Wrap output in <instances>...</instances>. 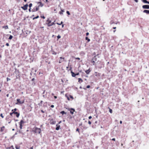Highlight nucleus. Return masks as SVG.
I'll return each instance as SVG.
<instances>
[{
  "label": "nucleus",
  "mask_w": 149,
  "mask_h": 149,
  "mask_svg": "<svg viewBox=\"0 0 149 149\" xmlns=\"http://www.w3.org/2000/svg\"><path fill=\"white\" fill-rule=\"evenodd\" d=\"M97 56H95L93 57L91 61V62L93 63V65H95V62L97 61V58H96Z\"/></svg>",
  "instance_id": "f257e3e1"
},
{
  "label": "nucleus",
  "mask_w": 149,
  "mask_h": 149,
  "mask_svg": "<svg viewBox=\"0 0 149 149\" xmlns=\"http://www.w3.org/2000/svg\"><path fill=\"white\" fill-rule=\"evenodd\" d=\"M33 131L35 133L40 134L41 132V130L40 128L35 127Z\"/></svg>",
  "instance_id": "f03ea898"
},
{
  "label": "nucleus",
  "mask_w": 149,
  "mask_h": 149,
  "mask_svg": "<svg viewBox=\"0 0 149 149\" xmlns=\"http://www.w3.org/2000/svg\"><path fill=\"white\" fill-rule=\"evenodd\" d=\"M24 122L22 120H21L19 123V127L20 129H22L23 124L24 123Z\"/></svg>",
  "instance_id": "7ed1b4c3"
},
{
  "label": "nucleus",
  "mask_w": 149,
  "mask_h": 149,
  "mask_svg": "<svg viewBox=\"0 0 149 149\" xmlns=\"http://www.w3.org/2000/svg\"><path fill=\"white\" fill-rule=\"evenodd\" d=\"M39 9V6H35L33 8V9L32 10V12H34L38 11Z\"/></svg>",
  "instance_id": "20e7f679"
},
{
  "label": "nucleus",
  "mask_w": 149,
  "mask_h": 149,
  "mask_svg": "<svg viewBox=\"0 0 149 149\" xmlns=\"http://www.w3.org/2000/svg\"><path fill=\"white\" fill-rule=\"evenodd\" d=\"M28 6V4H26L24 5L23 6L21 7V8L24 10H26L27 9Z\"/></svg>",
  "instance_id": "39448f33"
},
{
  "label": "nucleus",
  "mask_w": 149,
  "mask_h": 149,
  "mask_svg": "<svg viewBox=\"0 0 149 149\" xmlns=\"http://www.w3.org/2000/svg\"><path fill=\"white\" fill-rule=\"evenodd\" d=\"M17 102L15 104H22L24 102V101H20L19 99H17Z\"/></svg>",
  "instance_id": "423d86ee"
},
{
  "label": "nucleus",
  "mask_w": 149,
  "mask_h": 149,
  "mask_svg": "<svg viewBox=\"0 0 149 149\" xmlns=\"http://www.w3.org/2000/svg\"><path fill=\"white\" fill-rule=\"evenodd\" d=\"M142 8L144 9H149V5H143Z\"/></svg>",
  "instance_id": "0eeeda50"
},
{
  "label": "nucleus",
  "mask_w": 149,
  "mask_h": 149,
  "mask_svg": "<svg viewBox=\"0 0 149 149\" xmlns=\"http://www.w3.org/2000/svg\"><path fill=\"white\" fill-rule=\"evenodd\" d=\"M60 58L61 59L59 61V63H61L62 62H63L64 61L65 58L62 57H60Z\"/></svg>",
  "instance_id": "6e6552de"
},
{
  "label": "nucleus",
  "mask_w": 149,
  "mask_h": 149,
  "mask_svg": "<svg viewBox=\"0 0 149 149\" xmlns=\"http://www.w3.org/2000/svg\"><path fill=\"white\" fill-rule=\"evenodd\" d=\"M69 110H70V113L72 114H73L74 113V112L75 111V110L73 108H71Z\"/></svg>",
  "instance_id": "1a4fd4ad"
},
{
  "label": "nucleus",
  "mask_w": 149,
  "mask_h": 149,
  "mask_svg": "<svg viewBox=\"0 0 149 149\" xmlns=\"http://www.w3.org/2000/svg\"><path fill=\"white\" fill-rule=\"evenodd\" d=\"M13 113H14V114H16V116L17 117H18L19 116V113H18L17 112H15V111H14L13 112Z\"/></svg>",
  "instance_id": "9d476101"
},
{
  "label": "nucleus",
  "mask_w": 149,
  "mask_h": 149,
  "mask_svg": "<svg viewBox=\"0 0 149 149\" xmlns=\"http://www.w3.org/2000/svg\"><path fill=\"white\" fill-rule=\"evenodd\" d=\"M37 3L38 4H39V6H39V7L40 6L41 7H42L43 6V4L42 3H41V2H38Z\"/></svg>",
  "instance_id": "9b49d317"
},
{
  "label": "nucleus",
  "mask_w": 149,
  "mask_h": 149,
  "mask_svg": "<svg viewBox=\"0 0 149 149\" xmlns=\"http://www.w3.org/2000/svg\"><path fill=\"white\" fill-rule=\"evenodd\" d=\"M143 12L147 14H149V10H145L143 11Z\"/></svg>",
  "instance_id": "f8f14e48"
},
{
  "label": "nucleus",
  "mask_w": 149,
  "mask_h": 149,
  "mask_svg": "<svg viewBox=\"0 0 149 149\" xmlns=\"http://www.w3.org/2000/svg\"><path fill=\"white\" fill-rule=\"evenodd\" d=\"M56 126H57V127L56 128V130H58L59 129L60 125H56Z\"/></svg>",
  "instance_id": "ddd939ff"
},
{
  "label": "nucleus",
  "mask_w": 149,
  "mask_h": 149,
  "mask_svg": "<svg viewBox=\"0 0 149 149\" xmlns=\"http://www.w3.org/2000/svg\"><path fill=\"white\" fill-rule=\"evenodd\" d=\"M71 73L72 74V77H75L76 76V74H75L73 72L71 71Z\"/></svg>",
  "instance_id": "4468645a"
},
{
  "label": "nucleus",
  "mask_w": 149,
  "mask_h": 149,
  "mask_svg": "<svg viewBox=\"0 0 149 149\" xmlns=\"http://www.w3.org/2000/svg\"><path fill=\"white\" fill-rule=\"evenodd\" d=\"M54 24V22H53L51 24H47V25H48V26H50L53 25Z\"/></svg>",
  "instance_id": "2eb2a0df"
},
{
  "label": "nucleus",
  "mask_w": 149,
  "mask_h": 149,
  "mask_svg": "<svg viewBox=\"0 0 149 149\" xmlns=\"http://www.w3.org/2000/svg\"><path fill=\"white\" fill-rule=\"evenodd\" d=\"M3 28H4L6 29H8V26L7 25L3 26L2 27Z\"/></svg>",
  "instance_id": "dca6fc26"
},
{
  "label": "nucleus",
  "mask_w": 149,
  "mask_h": 149,
  "mask_svg": "<svg viewBox=\"0 0 149 149\" xmlns=\"http://www.w3.org/2000/svg\"><path fill=\"white\" fill-rule=\"evenodd\" d=\"M56 122L53 120H52L50 121V123L52 124H55Z\"/></svg>",
  "instance_id": "f3484780"
},
{
  "label": "nucleus",
  "mask_w": 149,
  "mask_h": 149,
  "mask_svg": "<svg viewBox=\"0 0 149 149\" xmlns=\"http://www.w3.org/2000/svg\"><path fill=\"white\" fill-rule=\"evenodd\" d=\"M78 79V82H79L80 83H81V82H83V80L82 79H81V78H79Z\"/></svg>",
  "instance_id": "a211bd4d"
},
{
  "label": "nucleus",
  "mask_w": 149,
  "mask_h": 149,
  "mask_svg": "<svg viewBox=\"0 0 149 149\" xmlns=\"http://www.w3.org/2000/svg\"><path fill=\"white\" fill-rule=\"evenodd\" d=\"M85 72L87 74H88L90 72V71L89 70H88L85 71Z\"/></svg>",
  "instance_id": "6ab92c4d"
},
{
  "label": "nucleus",
  "mask_w": 149,
  "mask_h": 149,
  "mask_svg": "<svg viewBox=\"0 0 149 149\" xmlns=\"http://www.w3.org/2000/svg\"><path fill=\"white\" fill-rule=\"evenodd\" d=\"M60 113H61L62 115L66 114V113H65L64 111H61Z\"/></svg>",
  "instance_id": "aec40b11"
},
{
  "label": "nucleus",
  "mask_w": 149,
  "mask_h": 149,
  "mask_svg": "<svg viewBox=\"0 0 149 149\" xmlns=\"http://www.w3.org/2000/svg\"><path fill=\"white\" fill-rule=\"evenodd\" d=\"M142 1L145 3H147L148 1L146 0H142Z\"/></svg>",
  "instance_id": "412c9836"
},
{
  "label": "nucleus",
  "mask_w": 149,
  "mask_h": 149,
  "mask_svg": "<svg viewBox=\"0 0 149 149\" xmlns=\"http://www.w3.org/2000/svg\"><path fill=\"white\" fill-rule=\"evenodd\" d=\"M61 12H59V13L60 14H62L63 15V12H64V10H63L61 9Z\"/></svg>",
  "instance_id": "4be33fe9"
},
{
  "label": "nucleus",
  "mask_w": 149,
  "mask_h": 149,
  "mask_svg": "<svg viewBox=\"0 0 149 149\" xmlns=\"http://www.w3.org/2000/svg\"><path fill=\"white\" fill-rule=\"evenodd\" d=\"M47 21L48 22V23L47 24H51L50 23L51 22V21L50 20H49V19H48Z\"/></svg>",
  "instance_id": "5701e85b"
},
{
  "label": "nucleus",
  "mask_w": 149,
  "mask_h": 149,
  "mask_svg": "<svg viewBox=\"0 0 149 149\" xmlns=\"http://www.w3.org/2000/svg\"><path fill=\"white\" fill-rule=\"evenodd\" d=\"M5 128L4 126H3L2 127H1V131L2 132L3 131V129Z\"/></svg>",
  "instance_id": "b1692460"
},
{
  "label": "nucleus",
  "mask_w": 149,
  "mask_h": 149,
  "mask_svg": "<svg viewBox=\"0 0 149 149\" xmlns=\"http://www.w3.org/2000/svg\"><path fill=\"white\" fill-rule=\"evenodd\" d=\"M15 148L16 149H19L20 148V147L17 146H15Z\"/></svg>",
  "instance_id": "393cba45"
},
{
  "label": "nucleus",
  "mask_w": 149,
  "mask_h": 149,
  "mask_svg": "<svg viewBox=\"0 0 149 149\" xmlns=\"http://www.w3.org/2000/svg\"><path fill=\"white\" fill-rule=\"evenodd\" d=\"M86 40H87L88 42H89L90 41V39L88 38L87 37H86Z\"/></svg>",
  "instance_id": "a878e982"
},
{
  "label": "nucleus",
  "mask_w": 149,
  "mask_h": 149,
  "mask_svg": "<svg viewBox=\"0 0 149 149\" xmlns=\"http://www.w3.org/2000/svg\"><path fill=\"white\" fill-rule=\"evenodd\" d=\"M12 38H13V36L11 35H10L9 38V39L10 40H11Z\"/></svg>",
  "instance_id": "bb28decb"
},
{
  "label": "nucleus",
  "mask_w": 149,
  "mask_h": 149,
  "mask_svg": "<svg viewBox=\"0 0 149 149\" xmlns=\"http://www.w3.org/2000/svg\"><path fill=\"white\" fill-rule=\"evenodd\" d=\"M32 6V4L31 3L29 4V6L30 8H31Z\"/></svg>",
  "instance_id": "cd10ccee"
},
{
  "label": "nucleus",
  "mask_w": 149,
  "mask_h": 149,
  "mask_svg": "<svg viewBox=\"0 0 149 149\" xmlns=\"http://www.w3.org/2000/svg\"><path fill=\"white\" fill-rule=\"evenodd\" d=\"M52 54L54 55H56V53L55 52L53 51Z\"/></svg>",
  "instance_id": "c85d7f7f"
},
{
  "label": "nucleus",
  "mask_w": 149,
  "mask_h": 149,
  "mask_svg": "<svg viewBox=\"0 0 149 149\" xmlns=\"http://www.w3.org/2000/svg\"><path fill=\"white\" fill-rule=\"evenodd\" d=\"M57 38L58 39H59L61 38V36L60 35H58L57 36Z\"/></svg>",
  "instance_id": "c756f323"
},
{
  "label": "nucleus",
  "mask_w": 149,
  "mask_h": 149,
  "mask_svg": "<svg viewBox=\"0 0 149 149\" xmlns=\"http://www.w3.org/2000/svg\"><path fill=\"white\" fill-rule=\"evenodd\" d=\"M38 17H39V16H38H38H37L36 17H34V18H33V19H37V18H38Z\"/></svg>",
  "instance_id": "7c9ffc66"
},
{
  "label": "nucleus",
  "mask_w": 149,
  "mask_h": 149,
  "mask_svg": "<svg viewBox=\"0 0 149 149\" xmlns=\"http://www.w3.org/2000/svg\"><path fill=\"white\" fill-rule=\"evenodd\" d=\"M17 110V109L16 108H15L14 109H12V111L13 112V111H15Z\"/></svg>",
  "instance_id": "2f4dec72"
},
{
  "label": "nucleus",
  "mask_w": 149,
  "mask_h": 149,
  "mask_svg": "<svg viewBox=\"0 0 149 149\" xmlns=\"http://www.w3.org/2000/svg\"><path fill=\"white\" fill-rule=\"evenodd\" d=\"M66 13L69 15H70V13L69 11H66Z\"/></svg>",
  "instance_id": "473e14b6"
},
{
  "label": "nucleus",
  "mask_w": 149,
  "mask_h": 149,
  "mask_svg": "<svg viewBox=\"0 0 149 149\" xmlns=\"http://www.w3.org/2000/svg\"><path fill=\"white\" fill-rule=\"evenodd\" d=\"M109 112L111 113H112V110L111 109H109Z\"/></svg>",
  "instance_id": "72a5a7b5"
},
{
  "label": "nucleus",
  "mask_w": 149,
  "mask_h": 149,
  "mask_svg": "<svg viewBox=\"0 0 149 149\" xmlns=\"http://www.w3.org/2000/svg\"><path fill=\"white\" fill-rule=\"evenodd\" d=\"M9 148H10H10H12L13 149H14V147L13 146H11V147H9Z\"/></svg>",
  "instance_id": "f704fd0d"
},
{
  "label": "nucleus",
  "mask_w": 149,
  "mask_h": 149,
  "mask_svg": "<svg viewBox=\"0 0 149 149\" xmlns=\"http://www.w3.org/2000/svg\"><path fill=\"white\" fill-rule=\"evenodd\" d=\"M62 23H63V22H61L60 24H59V23H57V24H58V25H61Z\"/></svg>",
  "instance_id": "c9c22d12"
},
{
  "label": "nucleus",
  "mask_w": 149,
  "mask_h": 149,
  "mask_svg": "<svg viewBox=\"0 0 149 149\" xmlns=\"http://www.w3.org/2000/svg\"><path fill=\"white\" fill-rule=\"evenodd\" d=\"M90 85H88L86 86V88H90Z\"/></svg>",
  "instance_id": "e433bc0d"
},
{
  "label": "nucleus",
  "mask_w": 149,
  "mask_h": 149,
  "mask_svg": "<svg viewBox=\"0 0 149 149\" xmlns=\"http://www.w3.org/2000/svg\"><path fill=\"white\" fill-rule=\"evenodd\" d=\"M0 116L2 117V118H3V114H2L1 113V114H0Z\"/></svg>",
  "instance_id": "4c0bfd02"
},
{
  "label": "nucleus",
  "mask_w": 149,
  "mask_h": 149,
  "mask_svg": "<svg viewBox=\"0 0 149 149\" xmlns=\"http://www.w3.org/2000/svg\"><path fill=\"white\" fill-rule=\"evenodd\" d=\"M88 123L90 125V124H91V122L90 121H89L88 122Z\"/></svg>",
  "instance_id": "58836bf2"
},
{
  "label": "nucleus",
  "mask_w": 149,
  "mask_h": 149,
  "mask_svg": "<svg viewBox=\"0 0 149 149\" xmlns=\"http://www.w3.org/2000/svg\"><path fill=\"white\" fill-rule=\"evenodd\" d=\"M10 79L8 78H7V81H8L9 80H10Z\"/></svg>",
  "instance_id": "ea45409f"
},
{
  "label": "nucleus",
  "mask_w": 149,
  "mask_h": 149,
  "mask_svg": "<svg viewBox=\"0 0 149 149\" xmlns=\"http://www.w3.org/2000/svg\"><path fill=\"white\" fill-rule=\"evenodd\" d=\"M75 59L79 60L80 59V58L79 57L76 58Z\"/></svg>",
  "instance_id": "a19ab883"
},
{
  "label": "nucleus",
  "mask_w": 149,
  "mask_h": 149,
  "mask_svg": "<svg viewBox=\"0 0 149 149\" xmlns=\"http://www.w3.org/2000/svg\"><path fill=\"white\" fill-rule=\"evenodd\" d=\"M6 45L7 46H9V44L8 43H7L6 44Z\"/></svg>",
  "instance_id": "79ce46f5"
},
{
  "label": "nucleus",
  "mask_w": 149,
  "mask_h": 149,
  "mask_svg": "<svg viewBox=\"0 0 149 149\" xmlns=\"http://www.w3.org/2000/svg\"><path fill=\"white\" fill-rule=\"evenodd\" d=\"M54 107V106L53 105H52L51 106V107L52 108H53Z\"/></svg>",
  "instance_id": "37998d69"
},
{
  "label": "nucleus",
  "mask_w": 149,
  "mask_h": 149,
  "mask_svg": "<svg viewBox=\"0 0 149 149\" xmlns=\"http://www.w3.org/2000/svg\"><path fill=\"white\" fill-rule=\"evenodd\" d=\"M92 118V116H89V117H88V118L89 119H91Z\"/></svg>",
  "instance_id": "c03bdc74"
},
{
  "label": "nucleus",
  "mask_w": 149,
  "mask_h": 149,
  "mask_svg": "<svg viewBox=\"0 0 149 149\" xmlns=\"http://www.w3.org/2000/svg\"><path fill=\"white\" fill-rule=\"evenodd\" d=\"M29 12H31V8H30L29 9Z\"/></svg>",
  "instance_id": "a18cd8bd"
},
{
  "label": "nucleus",
  "mask_w": 149,
  "mask_h": 149,
  "mask_svg": "<svg viewBox=\"0 0 149 149\" xmlns=\"http://www.w3.org/2000/svg\"><path fill=\"white\" fill-rule=\"evenodd\" d=\"M13 114H14V113H13V112L12 113H10V115L11 116H12Z\"/></svg>",
  "instance_id": "49530a36"
},
{
  "label": "nucleus",
  "mask_w": 149,
  "mask_h": 149,
  "mask_svg": "<svg viewBox=\"0 0 149 149\" xmlns=\"http://www.w3.org/2000/svg\"><path fill=\"white\" fill-rule=\"evenodd\" d=\"M89 33L88 32H87L86 33V35L87 36H88L89 35Z\"/></svg>",
  "instance_id": "de8ad7c7"
},
{
  "label": "nucleus",
  "mask_w": 149,
  "mask_h": 149,
  "mask_svg": "<svg viewBox=\"0 0 149 149\" xmlns=\"http://www.w3.org/2000/svg\"><path fill=\"white\" fill-rule=\"evenodd\" d=\"M112 140L113 141H115V138H113L112 139Z\"/></svg>",
  "instance_id": "09e8293b"
},
{
  "label": "nucleus",
  "mask_w": 149,
  "mask_h": 149,
  "mask_svg": "<svg viewBox=\"0 0 149 149\" xmlns=\"http://www.w3.org/2000/svg\"><path fill=\"white\" fill-rule=\"evenodd\" d=\"M76 131H78L79 132V129L78 128H77L76 129Z\"/></svg>",
  "instance_id": "8fccbe9b"
},
{
  "label": "nucleus",
  "mask_w": 149,
  "mask_h": 149,
  "mask_svg": "<svg viewBox=\"0 0 149 149\" xmlns=\"http://www.w3.org/2000/svg\"><path fill=\"white\" fill-rule=\"evenodd\" d=\"M42 18H43V19H45V17L44 16H42L41 17Z\"/></svg>",
  "instance_id": "3c124183"
},
{
  "label": "nucleus",
  "mask_w": 149,
  "mask_h": 149,
  "mask_svg": "<svg viewBox=\"0 0 149 149\" xmlns=\"http://www.w3.org/2000/svg\"><path fill=\"white\" fill-rule=\"evenodd\" d=\"M114 23L113 22H110V24H113Z\"/></svg>",
  "instance_id": "603ef678"
},
{
  "label": "nucleus",
  "mask_w": 149,
  "mask_h": 149,
  "mask_svg": "<svg viewBox=\"0 0 149 149\" xmlns=\"http://www.w3.org/2000/svg\"><path fill=\"white\" fill-rule=\"evenodd\" d=\"M34 80H35V79L34 78H33L32 79V81H33Z\"/></svg>",
  "instance_id": "864d4df0"
},
{
  "label": "nucleus",
  "mask_w": 149,
  "mask_h": 149,
  "mask_svg": "<svg viewBox=\"0 0 149 149\" xmlns=\"http://www.w3.org/2000/svg\"><path fill=\"white\" fill-rule=\"evenodd\" d=\"M79 74V73L76 74V75H78Z\"/></svg>",
  "instance_id": "5fc2aeb1"
},
{
  "label": "nucleus",
  "mask_w": 149,
  "mask_h": 149,
  "mask_svg": "<svg viewBox=\"0 0 149 149\" xmlns=\"http://www.w3.org/2000/svg\"><path fill=\"white\" fill-rule=\"evenodd\" d=\"M122 121H121V120H120V124H122Z\"/></svg>",
  "instance_id": "6e6d98bb"
},
{
  "label": "nucleus",
  "mask_w": 149,
  "mask_h": 149,
  "mask_svg": "<svg viewBox=\"0 0 149 149\" xmlns=\"http://www.w3.org/2000/svg\"><path fill=\"white\" fill-rule=\"evenodd\" d=\"M54 97L55 99H56L57 98V97L56 96H54Z\"/></svg>",
  "instance_id": "4d7b16f0"
},
{
  "label": "nucleus",
  "mask_w": 149,
  "mask_h": 149,
  "mask_svg": "<svg viewBox=\"0 0 149 149\" xmlns=\"http://www.w3.org/2000/svg\"><path fill=\"white\" fill-rule=\"evenodd\" d=\"M67 99H68V100H70V99L68 97H67Z\"/></svg>",
  "instance_id": "13d9d810"
},
{
  "label": "nucleus",
  "mask_w": 149,
  "mask_h": 149,
  "mask_svg": "<svg viewBox=\"0 0 149 149\" xmlns=\"http://www.w3.org/2000/svg\"><path fill=\"white\" fill-rule=\"evenodd\" d=\"M70 97L71 98H72V99L73 98V97L72 96H70Z\"/></svg>",
  "instance_id": "bf43d9fd"
},
{
  "label": "nucleus",
  "mask_w": 149,
  "mask_h": 149,
  "mask_svg": "<svg viewBox=\"0 0 149 149\" xmlns=\"http://www.w3.org/2000/svg\"><path fill=\"white\" fill-rule=\"evenodd\" d=\"M6 96H7V97H8V96H9V94H7L6 95Z\"/></svg>",
  "instance_id": "052dcab7"
},
{
  "label": "nucleus",
  "mask_w": 149,
  "mask_h": 149,
  "mask_svg": "<svg viewBox=\"0 0 149 149\" xmlns=\"http://www.w3.org/2000/svg\"><path fill=\"white\" fill-rule=\"evenodd\" d=\"M116 27H113V29H116Z\"/></svg>",
  "instance_id": "680f3d73"
},
{
  "label": "nucleus",
  "mask_w": 149,
  "mask_h": 149,
  "mask_svg": "<svg viewBox=\"0 0 149 149\" xmlns=\"http://www.w3.org/2000/svg\"><path fill=\"white\" fill-rule=\"evenodd\" d=\"M147 4H149V1H148Z\"/></svg>",
  "instance_id": "e2e57ef3"
},
{
  "label": "nucleus",
  "mask_w": 149,
  "mask_h": 149,
  "mask_svg": "<svg viewBox=\"0 0 149 149\" xmlns=\"http://www.w3.org/2000/svg\"><path fill=\"white\" fill-rule=\"evenodd\" d=\"M41 112L42 113H44V111H43L42 110H41Z\"/></svg>",
  "instance_id": "0e129e2a"
},
{
  "label": "nucleus",
  "mask_w": 149,
  "mask_h": 149,
  "mask_svg": "<svg viewBox=\"0 0 149 149\" xmlns=\"http://www.w3.org/2000/svg\"><path fill=\"white\" fill-rule=\"evenodd\" d=\"M63 26H64V25H63H63H62V27H63Z\"/></svg>",
  "instance_id": "69168bd1"
},
{
  "label": "nucleus",
  "mask_w": 149,
  "mask_h": 149,
  "mask_svg": "<svg viewBox=\"0 0 149 149\" xmlns=\"http://www.w3.org/2000/svg\"><path fill=\"white\" fill-rule=\"evenodd\" d=\"M14 130H15L14 129H12V130H13V131H14Z\"/></svg>",
  "instance_id": "338daca9"
},
{
  "label": "nucleus",
  "mask_w": 149,
  "mask_h": 149,
  "mask_svg": "<svg viewBox=\"0 0 149 149\" xmlns=\"http://www.w3.org/2000/svg\"><path fill=\"white\" fill-rule=\"evenodd\" d=\"M24 1L25 2H26V0H24Z\"/></svg>",
  "instance_id": "774afa93"
}]
</instances>
